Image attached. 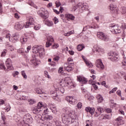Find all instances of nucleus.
<instances>
[{
	"instance_id": "nucleus-1",
	"label": "nucleus",
	"mask_w": 126,
	"mask_h": 126,
	"mask_svg": "<svg viewBox=\"0 0 126 126\" xmlns=\"http://www.w3.org/2000/svg\"><path fill=\"white\" fill-rule=\"evenodd\" d=\"M48 109L46 107H44L42 102L38 103L37 105L33 109V114H39L42 112L43 116L39 117V119L43 120V121H51L53 120L52 115H48Z\"/></svg>"
},
{
	"instance_id": "nucleus-2",
	"label": "nucleus",
	"mask_w": 126,
	"mask_h": 126,
	"mask_svg": "<svg viewBox=\"0 0 126 126\" xmlns=\"http://www.w3.org/2000/svg\"><path fill=\"white\" fill-rule=\"evenodd\" d=\"M66 114H62V118L63 126H67L70 123V119L73 120L75 118V112L73 110H66Z\"/></svg>"
},
{
	"instance_id": "nucleus-3",
	"label": "nucleus",
	"mask_w": 126,
	"mask_h": 126,
	"mask_svg": "<svg viewBox=\"0 0 126 126\" xmlns=\"http://www.w3.org/2000/svg\"><path fill=\"white\" fill-rule=\"evenodd\" d=\"M59 83L61 86H62L63 87H68L69 89L74 88V87H75L76 86L75 84L72 82L69 77L60 79L59 80Z\"/></svg>"
},
{
	"instance_id": "nucleus-4",
	"label": "nucleus",
	"mask_w": 126,
	"mask_h": 126,
	"mask_svg": "<svg viewBox=\"0 0 126 126\" xmlns=\"http://www.w3.org/2000/svg\"><path fill=\"white\" fill-rule=\"evenodd\" d=\"M32 53L40 59H43L45 57V49L44 47L40 45H35L32 47Z\"/></svg>"
},
{
	"instance_id": "nucleus-5",
	"label": "nucleus",
	"mask_w": 126,
	"mask_h": 126,
	"mask_svg": "<svg viewBox=\"0 0 126 126\" xmlns=\"http://www.w3.org/2000/svg\"><path fill=\"white\" fill-rule=\"evenodd\" d=\"M92 50L94 55H97L98 56H102V55L105 53L104 49L99 47L97 45L94 46Z\"/></svg>"
},
{
	"instance_id": "nucleus-6",
	"label": "nucleus",
	"mask_w": 126,
	"mask_h": 126,
	"mask_svg": "<svg viewBox=\"0 0 126 126\" xmlns=\"http://www.w3.org/2000/svg\"><path fill=\"white\" fill-rule=\"evenodd\" d=\"M111 32L113 34H119L122 32L121 27H119V25L116 24H112L109 26Z\"/></svg>"
},
{
	"instance_id": "nucleus-7",
	"label": "nucleus",
	"mask_w": 126,
	"mask_h": 126,
	"mask_svg": "<svg viewBox=\"0 0 126 126\" xmlns=\"http://www.w3.org/2000/svg\"><path fill=\"white\" fill-rule=\"evenodd\" d=\"M108 59L112 62H118L119 61V56L115 52L111 51L108 53Z\"/></svg>"
},
{
	"instance_id": "nucleus-8",
	"label": "nucleus",
	"mask_w": 126,
	"mask_h": 126,
	"mask_svg": "<svg viewBox=\"0 0 126 126\" xmlns=\"http://www.w3.org/2000/svg\"><path fill=\"white\" fill-rule=\"evenodd\" d=\"M97 36L99 39L102 41H104V42H108V41L110 40L109 36L107 35V34H105L103 32H98L97 33Z\"/></svg>"
},
{
	"instance_id": "nucleus-9",
	"label": "nucleus",
	"mask_w": 126,
	"mask_h": 126,
	"mask_svg": "<svg viewBox=\"0 0 126 126\" xmlns=\"http://www.w3.org/2000/svg\"><path fill=\"white\" fill-rule=\"evenodd\" d=\"M38 15H40L41 17L43 18H48V11L45 9L44 8H41L37 12Z\"/></svg>"
},
{
	"instance_id": "nucleus-10",
	"label": "nucleus",
	"mask_w": 126,
	"mask_h": 126,
	"mask_svg": "<svg viewBox=\"0 0 126 126\" xmlns=\"http://www.w3.org/2000/svg\"><path fill=\"white\" fill-rule=\"evenodd\" d=\"M80 12H83V11L88 9V4L87 3H82L80 2L78 4Z\"/></svg>"
},
{
	"instance_id": "nucleus-11",
	"label": "nucleus",
	"mask_w": 126,
	"mask_h": 126,
	"mask_svg": "<svg viewBox=\"0 0 126 126\" xmlns=\"http://www.w3.org/2000/svg\"><path fill=\"white\" fill-rule=\"evenodd\" d=\"M30 64H32L33 66H37L41 63V62L39 60H37V59L35 57H32L30 61Z\"/></svg>"
},
{
	"instance_id": "nucleus-12",
	"label": "nucleus",
	"mask_w": 126,
	"mask_h": 126,
	"mask_svg": "<svg viewBox=\"0 0 126 126\" xmlns=\"http://www.w3.org/2000/svg\"><path fill=\"white\" fill-rule=\"evenodd\" d=\"M95 65L96 67L100 68V69H104L105 68V66L103 64V62H102V60L101 59H98L96 61Z\"/></svg>"
},
{
	"instance_id": "nucleus-13",
	"label": "nucleus",
	"mask_w": 126,
	"mask_h": 126,
	"mask_svg": "<svg viewBox=\"0 0 126 126\" xmlns=\"http://www.w3.org/2000/svg\"><path fill=\"white\" fill-rule=\"evenodd\" d=\"M25 26H26V24H24L22 23H16L15 25V29L16 30L20 31L22 29H23V28H25Z\"/></svg>"
},
{
	"instance_id": "nucleus-14",
	"label": "nucleus",
	"mask_w": 126,
	"mask_h": 126,
	"mask_svg": "<svg viewBox=\"0 0 126 126\" xmlns=\"http://www.w3.org/2000/svg\"><path fill=\"white\" fill-rule=\"evenodd\" d=\"M66 100L67 101V102L71 104V105H75V104L77 103V100L73 98L72 96H67L66 97Z\"/></svg>"
},
{
	"instance_id": "nucleus-15",
	"label": "nucleus",
	"mask_w": 126,
	"mask_h": 126,
	"mask_svg": "<svg viewBox=\"0 0 126 126\" xmlns=\"http://www.w3.org/2000/svg\"><path fill=\"white\" fill-rule=\"evenodd\" d=\"M72 3H74L72 6L70 8V11L72 12H74L76 9L79 8L78 7V4L75 3V0H71Z\"/></svg>"
},
{
	"instance_id": "nucleus-16",
	"label": "nucleus",
	"mask_w": 126,
	"mask_h": 126,
	"mask_svg": "<svg viewBox=\"0 0 126 126\" xmlns=\"http://www.w3.org/2000/svg\"><path fill=\"white\" fill-rule=\"evenodd\" d=\"M31 121H32V118H31L30 114H27L24 116V123H29V124H30V123H32Z\"/></svg>"
},
{
	"instance_id": "nucleus-17",
	"label": "nucleus",
	"mask_w": 126,
	"mask_h": 126,
	"mask_svg": "<svg viewBox=\"0 0 126 126\" xmlns=\"http://www.w3.org/2000/svg\"><path fill=\"white\" fill-rule=\"evenodd\" d=\"M54 87L56 90V91L59 93V94H63V93L65 92L64 88L62 87H58L57 86V85L55 84L54 85Z\"/></svg>"
},
{
	"instance_id": "nucleus-18",
	"label": "nucleus",
	"mask_w": 126,
	"mask_h": 126,
	"mask_svg": "<svg viewBox=\"0 0 126 126\" xmlns=\"http://www.w3.org/2000/svg\"><path fill=\"white\" fill-rule=\"evenodd\" d=\"M77 80L79 82H81L82 84H86L87 83V79L81 76H77Z\"/></svg>"
},
{
	"instance_id": "nucleus-19",
	"label": "nucleus",
	"mask_w": 126,
	"mask_h": 126,
	"mask_svg": "<svg viewBox=\"0 0 126 126\" xmlns=\"http://www.w3.org/2000/svg\"><path fill=\"white\" fill-rule=\"evenodd\" d=\"M34 24V18L31 17L29 19V21L26 23L25 28H28L30 25Z\"/></svg>"
},
{
	"instance_id": "nucleus-20",
	"label": "nucleus",
	"mask_w": 126,
	"mask_h": 126,
	"mask_svg": "<svg viewBox=\"0 0 126 126\" xmlns=\"http://www.w3.org/2000/svg\"><path fill=\"white\" fill-rule=\"evenodd\" d=\"M54 42V38L52 36H49L47 38V41L46 42V47L49 48L52 45V42Z\"/></svg>"
},
{
	"instance_id": "nucleus-21",
	"label": "nucleus",
	"mask_w": 126,
	"mask_h": 126,
	"mask_svg": "<svg viewBox=\"0 0 126 126\" xmlns=\"http://www.w3.org/2000/svg\"><path fill=\"white\" fill-rule=\"evenodd\" d=\"M64 68L65 70L68 72L71 71V70H73V67L69 65V64H67V63L64 64Z\"/></svg>"
},
{
	"instance_id": "nucleus-22",
	"label": "nucleus",
	"mask_w": 126,
	"mask_h": 126,
	"mask_svg": "<svg viewBox=\"0 0 126 126\" xmlns=\"http://www.w3.org/2000/svg\"><path fill=\"white\" fill-rule=\"evenodd\" d=\"M82 58L83 60H84L87 65L89 66V67H92L93 66V64H92V63L90 62V61H88L87 59H86L85 56H82Z\"/></svg>"
},
{
	"instance_id": "nucleus-23",
	"label": "nucleus",
	"mask_w": 126,
	"mask_h": 126,
	"mask_svg": "<svg viewBox=\"0 0 126 126\" xmlns=\"http://www.w3.org/2000/svg\"><path fill=\"white\" fill-rule=\"evenodd\" d=\"M85 111L86 112H89L91 115H94V113H95V108H94V107H87L85 108Z\"/></svg>"
},
{
	"instance_id": "nucleus-24",
	"label": "nucleus",
	"mask_w": 126,
	"mask_h": 126,
	"mask_svg": "<svg viewBox=\"0 0 126 126\" xmlns=\"http://www.w3.org/2000/svg\"><path fill=\"white\" fill-rule=\"evenodd\" d=\"M49 107L54 114H57L58 111L57 110V108L56 107V106H55V105L52 104H49Z\"/></svg>"
},
{
	"instance_id": "nucleus-25",
	"label": "nucleus",
	"mask_w": 126,
	"mask_h": 126,
	"mask_svg": "<svg viewBox=\"0 0 126 126\" xmlns=\"http://www.w3.org/2000/svg\"><path fill=\"white\" fill-rule=\"evenodd\" d=\"M110 10H111V11H113V12H114V13H118V8H117V6L111 4L110 5Z\"/></svg>"
},
{
	"instance_id": "nucleus-26",
	"label": "nucleus",
	"mask_w": 126,
	"mask_h": 126,
	"mask_svg": "<svg viewBox=\"0 0 126 126\" xmlns=\"http://www.w3.org/2000/svg\"><path fill=\"white\" fill-rule=\"evenodd\" d=\"M65 17L67 20H74L75 17L71 14H66Z\"/></svg>"
},
{
	"instance_id": "nucleus-27",
	"label": "nucleus",
	"mask_w": 126,
	"mask_h": 126,
	"mask_svg": "<svg viewBox=\"0 0 126 126\" xmlns=\"http://www.w3.org/2000/svg\"><path fill=\"white\" fill-rule=\"evenodd\" d=\"M12 40L14 41H17L19 39V34L18 33H16L11 36Z\"/></svg>"
},
{
	"instance_id": "nucleus-28",
	"label": "nucleus",
	"mask_w": 126,
	"mask_h": 126,
	"mask_svg": "<svg viewBox=\"0 0 126 126\" xmlns=\"http://www.w3.org/2000/svg\"><path fill=\"white\" fill-rule=\"evenodd\" d=\"M50 94L52 95V97L53 98V99H55V100H58V99H59V97H58V94L54 91H51Z\"/></svg>"
},
{
	"instance_id": "nucleus-29",
	"label": "nucleus",
	"mask_w": 126,
	"mask_h": 126,
	"mask_svg": "<svg viewBox=\"0 0 126 126\" xmlns=\"http://www.w3.org/2000/svg\"><path fill=\"white\" fill-rule=\"evenodd\" d=\"M45 25L48 26V27H52V26H54V23L52 21L47 20L45 21Z\"/></svg>"
},
{
	"instance_id": "nucleus-30",
	"label": "nucleus",
	"mask_w": 126,
	"mask_h": 126,
	"mask_svg": "<svg viewBox=\"0 0 126 126\" xmlns=\"http://www.w3.org/2000/svg\"><path fill=\"white\" fill-rule=\"evenodd\" d=\"M96 98L97 99L98 103H102V102L104 101L103 97L100 94H98L97 95H96Z\"/></svg>"
},
{
	"instance_id": "nucleus-31",
	"label": "nucleus",
	"mask_w": 126,
	"mask_h": 126,
	"mask_svg": "<svg viewBox=\"0 0 126 126\" xmlns=\"http://www.w3.org/2000/svg\"><path fill=\"white\" fill-rule=\"evenodd\" d=\"M112 118L111 116L110 115H102V118H99V121H102V120H105L106 119L107 120H110Z\"/></svg>"
},
{
	"instance_id": "nucleus-32",
	"label": "nucleus",
	"mask_w": 126,
	"mask_h": 126,
	"mask_svg": "<svg viewBox=\"0 0 126 126\" xmlns=\"http://www.w3.org/2000/svg\"><path fill=\"white\" fill-rule=\"evenodd\" d=\"M72 34H74V30L70 31L68 32L67 33H64V36L65 37H68L69 36H70V35H72Z\"/></svg>"
},
{
	"instance_id": "nucleus-33",
	"label": "nucleus",
	"mask_w": 126,
	"mask_h": 126,
	"mask_svg": "<svg viewBox=\"0 0 126 126\" xmlns=\"http://www.w3.org/2000/svg\"><path fill=\"white\" fill-rule=\"evenodd\" d=\"M116 122L117 124V126H121L123 124V120L121 119V118H118L116 119Z\"/></svg>"
},
{
	"instance_id": "nucleus-34",
	"label": "nucleus",
	"mask_w": 126,
	"mask_h": 126,
	"mask_svg": "<svg viewBox=\"0 0 126 126\" xmlns=\"http://www.w3.org/2000/svg\"><path fill=\"white\" fill-rule=\"evenodd\" d=\"M7 67V70L6 71H9V70H13V66H12V64H10V65H8L6 66Z\"/></svg>"
},
{
	"instance_id": "nucleus-35",
	"label": "nucleus",
	"mask_w": 126,
	"mask_h": 126,
	"mask_svg": "<svg viewBox=\"0 0 126 126\" xmlns=\"http://www.w3.org/2000/svg\"><path fill=\"white\" fill-rule=\"evenodd\" d=\"M84 48V45L82 44H79L77 46V49L78 51H82Z\"/></svg>"
},
{
	"instance_id": "nucleus-36",
	"label": "nucleus",
	"mask_w": 126,
	"mask_h": 126,
	"mask_svg": "<svg viewBox=\"0 0 126 126\" xmlns=\"http://www.w3.org/2000/svg\"><path fill=\"white\" fill-rule=\"evenodd\" d=\"M21 42L22 44H25L26 42H27V38L24 37H22L21 38Z\"/></svg>"
},
{
	"instance_id": "nucleus-37",
	"label": "nucleus",
	"mask_w": 126,
	"mask_h": 126,
	"mask_svg": "<svg viewBox=\"0 0 126 126\" xmlns=\"http://www.w3.org/2000/svg\"><path fill=\"white\" fill-rule=\"evenodd\" d=\"M110 105L111 107H116L117 105V103H115L114 102V100L113 99H110Z\"/></svg>"
},
{
	"instance_id": "nucleus-38",
	"label": "nucleus",
	"mask_w": 126,
	"mask_h": 126,
	"mask_svg": "<svg viewBox=\"0 0 126 126\" xmlns=\"http://www.w3.org/2000/svg\"><path fill=\"white\" fill-rule=\"evenodd\" d=\"M6 66L9 65L10 64H12V62H11V60L10 59H7L5 62Z\"/></svg>"
},
{
	"instance_id": "nucleus-39",
	"label": "nucleus",
	"mask_w": 126,
	"mask_h": 126,
	"mask_svg": "<svg viewBox=\"0 0 126 126\" xmlns=\"http://www.w3.org/2000/svg\"><path fill=\"white\" fill-rule=\"evenodd\" d=\"M21 75H22L24 79H27V75H26V73L25 72V71H22Z\"/></svg>"
},
{
	"instance_id": "nucleus-40",
	"label": "nucleus",
	"mask_w": 126,
	"mask_h": 126,
	"mask_svg": "<svg viewBox=\"0 0 126 126\" xmlns=\"http://www.w3.org/2000/svg\"><path fill=\"white\" fill-rule=\"evenodd\" d=\"M35 92L37 94H43V91H42V89L40 88H37L35 90Z\"/></svg>"
},
{
	"instance_id": "nucleus-41",
	"label": "nucleus",
	"mask_w": 126,
	"mask_h": 126,
	"mask_svg": "<svg viewBox=\"0 0 126 126\" xmlns=\"http://www.w3.org/2000/svg\"><path fill=\"white\" fill-rule=\"evenodd\" d=\"M28 102H29L30 105H33V104H35L36 103V101L33 99H28Z\"/></svg>"
},
{
	"instance_id": "nucleus-42",
	"label": "nucleus",
	"mask_w": 126,
	"mask_h": 126,
	"mask_svg": "<svg viewBox=\"0 0 126 126\" xmlns=\"http://www.w3.org/2000/svg\"><path fill=\"white\" fill-rule=\"evenodd\" d=\"M123 54H122V56L123 57V59H124V60L122 62V63L124 65H126V57H125V54H124V51H123Z\"/></svg>"
},
{
	"instance_id": "nucleus-43",
	"label": "nucleus",
	"mask_w": 126,
	"mask_h": 126,
	"mask_svg": "<svg viewBox=\"0 0 126 126\" xmlns=\"http://www.w3.org/2000/svg\"><path fill=\"white\" fill-rule=\"evenodd\" d=\"M97 109L99 114H102V113H103V109L102 107L98 106L97 107Z\"/></svg>"
},
{
	"instance_id": "nucleus-44",
	"label": "nucleus",
	"mask_w": 126,
	"mask_h": 126,
	"mask_svg": "<svg viewBox=\"0 0 126 126\" xmlns=\"http://www.w3.org/2000/svg\"><path fill=\"white\" fill-rule=\"evenodd\" d=\"M27 99H28V96H22L21 98H17V100L21 101L22 100H27Z\"/></svg>"
},
{
	"instance_id": "nucleus-45",
	"label": "nucleus",
	"mask_w": 126,
	"mask_h": 126,
	"mask_svg": "<svg viewBox=\"0 0 126 126\" xmlns=\"http://www.w3.org/2000/svg\"><path fill=\"white\" fill-rule=\"evenodd\" d=\"M7 53V50H6V49H4L1 54V58H3V57H5V55H6Z\"/></svg>"
},
{
	"instance_id": "nucleus-46",
	"label": "nucleus",
	"mask_w": 126,
	"mask_h": 126,
	"mask_svg": "<svg viewBox=\"0 0 126 126\" xmlns=\"http://www.w3.org/2000/svg\"><path fill=\"white\" fill-rule=\"evenodd\" d=\"M117 90H118V88H114L109 92V94H113V93H115L117 91Z\"/></svg>"
},
{
	"instance_id": "nucleus-47",
	"label": "nucleus",
	"mask_w": 126,
	"mask_h": 126,
	"mask_svg": "<svg viewBox=\"0 0 126 126\" xmlns=\"http://www.w3.org/2000/svg\"><path fill=\"white\" fill-rule=\"evenodd\" d=\"M53 21L54 22V24H58V23H59V19L56 17L53 19Z\"/></svg>"
},
{
	"instance_id": "nucleus-48",
	"label": "nucleus",
	"mask_w": 126,
	"mask_h": 126,
	"mask_svg": "<svg viewBox=\"0 0 126 126\" xmlns=\"http://www.w3.org/2000/svg\"><path fill=\"white\" fill-rule=\"evenodd\" d=\"M19 74V72L17 71H14L12 73V75L13 77H15L16 76L18 75Z\"/></svg>"
},
{
	"instance_id": "nucleus-49",
	"label": "nucleus",
	"mask_w": 126,
	"mask_h": 126,
	"mask_svg": "<svg viewBox=\"0 0 126 126\" xmlns=\"http://www.w3.org/2000/svg\"><path fill=\"white\" fill-rule=\"evenodd\" d=\"M56 69V67L50 66L49 67V72H53Z\"/></svg>"
},
{
	"instance_id": "nucleus-50",
	"label": "nucleus",
	"mask_w": 126,
	"mask_h": 126,
	"mask_svg": "<svg viewBox=\"0 0 126 126\" xmlns=\"http://www.w3.org/2000/svg\"><path fill=\"white\" fill-rule=\"evenodd\" d=\"M53 60L54 61H55V62H58V61H60V57L58 56H54V57L53 58Z\"/></svg>"
},
{
	"instance_id": "nucleus-51",
	"label": "nucleus",
	"mask_w": 126,
	"mask_h": 126,
	"mask_svg": "<svg viewBox=\"0 0 126 126\" xmlns=\"http://www.w3.org/2000/svg\"><path fill=\"white\" fill-rule=\"evenodd\" d=\"M77 107L78 108V109H81V108L82 107V103L81 102H79L77 104Z\"/></svg>"
},
{
	"instance_id": "nucleus-52",
	"label": "nucleus",
	"mask_w": 126,
	"mask_h": 126,
	"mask_svg": "<svg viewBox=\"0 0 126 126\" xmlns=\"http://www.w3.org/2000/svg\"><path fill=\"white\" fill-rule=\"evenodd\" d=\"M40 28H41V26L40 25H37L34 27V30H39Z\"/></svg>"
},
{
	"instance_id": "nucleus-53",
	"label": "nucleus",
	"mask_w": 126,
	"mask_h": 126,
	"mask_svg": "<svg viewBox=\"0 0 126 126\" xmlns=\"http://www.w3.org/2000/svg\"><path fill=\"white\" fill-rule=\"evenodd\" d=\"M31 46H29L27 47V50H26L25 51L27 54H28V53H29V51H30V50H31Z\"/></svg>"
},
{
	"instance_id": "nucleus-54",
	"label": "nucleus",
	"mask_w": 126,
	"mask_h": 126,
	"mask_svg": "<svg viewBox=\"0 0 126 126\" xmlns=\"http://www.w3.org/2000/svg\"><path fill=\"white\" fill-rule=\"evenodd\" d=\"M59 44L58 43H55L53 46L52 48L53 49H58V47H59Z\"/></svg>"
},
{
	"instance_id": "nucleus-55",
	"label": "nucleus",
	"mask_w": 126,
	"mask_h": 126,
	"mask_svg": "<svg viewBox=\"0 0 126 126\" xmlns=\"http://www.w3.org/2000/svg\"><path fill=\"white\" fill-rule=\"evenodd\" d=\"M4 109L7 112H9L10 111V105H8Z\"/></svg>"
},
{
	"instance_id": "nucleus-56",
	"label": "nucleus",
	"mask_w": 126,
	"mask_h": 126,
	"mask_svg": "<svg viewBox=\"0 0 126 126\" xmlns=\"http://www.w3.org/2000/svg\"><path fill=\"white\" fill-rule=\"evenodd\" d=\"M2 12V5H1V0H0V13Z\"/></svg>"
},
{
	"instance_id": "nucleus-57",
	"label": "nucleus",
	"mask_w": 126,
	"mask_h": 126,
	"mask_svg": "<svg viewBox=\"0 0 126 126\" xmlns=\"http://www.w3.org/2000/svg\"><path fill=\"white\" fill-rule=\"evenodd\" d=\"M58 72H59V73H63V67H60L59 68Z\"/></svg>"
},
{
	"instance_id": "nucleus-58",
	"label": "nucleus",
	"mask_w": 126,
	"mask_h": 126,
	"mask_svg": "<svg viewBox=\"0 0 126 126\" xmlns=\"http://www.w3.org/2000/svg\"><path fill=\"white\" fill-rule=\"evenodd\" d=\"M61 124H62V123H61V122H60V121H56L55 122L56 126H61Z\"/></svg>"
},
{
	"instance_id": "nucleus-59",
	"label": "nucleus",
	"mask_w": 126,
	"mask_h": 126,
	"mask_svg": "<svg viewBox=\"0 0 126 126\" xmlns=\"http://www.w3.org/2000/svg\"><path fill=\"white\" fill-rule=\"evenodd\" d=\"M117 95H118L120 97H122V91L121 90H118L117 92Z\"/></svg>"
},
{
	"instance_id": "nucleus-60",
	"label": "nucleus",
	"mask_w": 126,
	"mask_h": 126,
	"mask_svg": "<svg viewBox=\"0 0 126 126\" xmlns=\"http://www.w3.org/2000/svg\"><path fill=\"white\" fill-rule=\"evenodd\" d=\"M119 113L121 114V115H123L124 116H125V111H124V110H121L120 109L119 110Z\"/></svg>"
},
{
	"instance_id": "nucleus-61",
	"label": "nucleus",
	"mask_w": 126,
	"mask_h": 126,
	"mask_svg": "<svg viewBox=\"0 0 126 126\" xmlns=\"http://www.w3.org/2000/svg\"><path fill=\"white\" fill-rule=\"evenodd\" d=\"M119 73H120V74H119V75H120H120H122V76H124L125 74H126V73H125V72L123 71H120L119 72Z\"/></svg>"
},
{
	"instance_id": "nucleus-62",
	"label": "nucleus",
	"mask_w": 126,
	"mask_h": 126,
	"mask_svg": "<svg viewBox=\"0 0 126 126\" xmlns=\"http://www.w3.org/2000/svg\"><path fill=\"white\" fill-rule=\"evenodd\" d=\"M121 27L123 28V29H126V24L122 23Z\"/></svg>"
},
{
	"instance_id": "nucleus-63",
	"label": "nucleus",
	"mask_w": 126,
	"mask_h": 126,
	"mask_svg": "<svg viewBox=\"0 0 126 126\" xmlns=\"http://www.w3.org/2000/svg\"><path fill=\"white\" fill-rule=\"evenodd\" d=\"M56 4L57 7H59L61 6V2H60V1H56Z\"/></svg>"
},
{
	"instance_id": "nucleus-64",
	"label": "nucleus",
	"mask_w": 126,
	"mask_h": 126,
	"mask_svg": "<svg viewBox=\"0 0 126 126\" xmlns=\"http://www.w3.org/2000/svg\"><path fill=\"white\" fill-rule=\"evenodd\" d=\"M13 89L14 90L16 91V90H17V89H18V87L16 86L15 85H14L13 86Z\"/></svg>"
}]
</instances>
